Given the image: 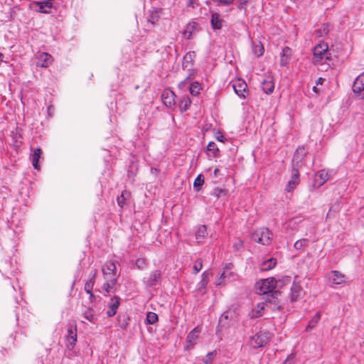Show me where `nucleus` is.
Instances as JSON below:
<instances>
[{"label":"nucleus","instance_id":"obj_17","mask_svg":"<svg viewBox=\"0 0 364 364\" xmlns=\"http://www.w3.org/2000/svg\"><path fill=\"white\" fill-rule=\"evenodd\" d=\"M329 280L335 284H341L345 282V275L338 271H331L328 274Z\"/></svg>","mask_w":364,"mask_h":364},{"label":"nucleus","instance_id":"obj_7","mask_svg":"<svg viewBox=\"0 0 364 364\" xmlns=\"http://www.w3.org/2000/svg\"><path fill=\"white\" fill-rule=\"evenodd\" d=\"M33 5L36 6L34 9L36 12L43 14H49L53 8L52 0L33 1Z\"/></svg>","mask_w":364,"mask_h":364},{"label":"nucleus","instance_id":"obj_9","mask_svg":"<svg viewBox=\"0 0 364 364\" xmlns=\"http://www.w3.org/2000/svg\"><path fill=\"white\" fill-rule=\"evenodd\" d=\"M77 341V328L76 326H70L68 329V335L66 337L67 347L71 350L73 349Z\"/></svg>","mask_w":364,"mask_h":364},{"label":"nucleus","instance_id":"obj_48","mask_svg":"<svg viewBox=\"0 0 364 364\" xmlns=\"http://www.w3.org/2000/svg\"><path fill=\"white\" fill-rule=\"evenodd\" d=\"M235 0H213V2L217 3L218 6H230L233 4Z\"/></svg>","mask_w":364,"mask_h":364},{"label":"nucleus","instance_id":"obj_64","mask_svg":"<svg viewBox=\"0 0 364 364\" xmlns=\"http://www.w3.org/2000/svg\"><path fill=\"white\" fill-rule=\"evenodd\" d=\"M293 1H295L296 0H292Z\"/></svg>","mask_w":364,"mask_h":364},{"label":"nucleus","instance_id":"obj_52","mask_svg":"<svg viewBox=\"0 0 364 364\" xmlns=\"http://www.w3.org/2000/svg\"><path fill=\"white\" fill-rule=\"evenodd\" d=\"M233 249L235 251H239L242 247H243V242L241 240H237V242H235L233 244Z\"/></svg>","mask_w":364,"mask_h":364},{"label":"nucleus","instance_id":"obj_30","mask_svg":"<svg viewBox=\"0 0 364 364\" xmlns=\"http://www.w3.org/2000/svg\"><path fill=\"white\" fill-rule=\"evenodd\" d=\"M200 333V331L198 328H193L188 335L186 338V342L191 346H193L196 343V341L197 340L198 335Z\"/></svg>","mask_w":364,"mask_h":364},{"label":"nucleus","instance_id":"obj_49","mask_svg":"<svg viewBox=\"0 0 364 364\" xmlns=\"http://www.w3.org/2000/svg\"><path fill=\"white\" fill-rule=\"evenodd\" d=\"M228 269V277L226 278L227 281H230L232 279H235V274L231 272L232 270V264H228L224 270Z\"/></svg>","mask_w":364,"mask_h":364},{"label":"nucleus","instance_id":"obj_29","mask_svg":"<svg viewBox=\"0 0 364 364\" xmlns=\"http://www.w3.org/2000/svg\"><path fill=\"white\" fill-rule=\"evenodd\" d=\"M117 320L119 326L121 328L125 329L128 326L129 317L127 314H119L117 316Z\"/></svg>","mask_w":364,"mask_h":364},{"label":"nucleus","instance_id":"obj_57","mask_svg":"<svg viewBox=\"0 0 364 364\" xmlns=\"http://www.w3.org/2000/svg\"><path fill=\"white\" fill-rule=\"evenodd\" d=\"M90 296V300L92 301L95 298V295L93 294L92 291H90V293H87Z\"/></svg>","mask_w":364,"mask_h":364},{"label":"nucleus","instance_id":"obj_46","mask_svg":"<svg viewBox=\"0 0 364 364\" xmlns=\"http://www.w3.org/2000/svg\"><path fill=\"white\" fill-rule=\"evenodd\" d=\"M299 167L292 166L291 178L299 181Z\"/></svg>","mask_w":364,"mask_h":364},{"label":"nucleus","instance_id":"obj_53","mask_svg":"<svg viewBox=\"0 0 364 364\" xmlns=\"http://www.w3.org/2000/svg\"><path fill=\"white\" fill-rule=\"evenodd\" d=\"M97 273V271L96 269H92L89 274V277H90L89 279H92V281L95 282V277H96Z\"/></svg>","mask_w":364,"mask_h":364},{"label":"nucleus","instance_id":"obj_39","mask_svg":"<svg viewBox=\"0 0 364 364\" xmlns=\"http://www.w3.org/2000/svg\"><path fill=\"white\" fill-rule=\"evenodd\" d=\"M308 242H309V240L307 239H301V240H297L294 245V247L297 250H301L302 248H304V247L307 246L308 245Z\"/></svg>","mask_w":364,"mask_h":364},{"label":"nucleus","instance_id":"obj_31","mask_svg":"<svg viewBox=\"0 0 364 364\" xmlns=\"http://www.w3.org/2000/svg\"><path fill=\"white\" fill-rule=\"evenodd\" d=\"M276 264H277L276 259L274 258H270L262 263L261 269L262 271L270 270L276 266Z\"/></svg>","mask_w":364,"mask_h":364},{"label":"nucleus","instance_id":"obj_63","mask_svg":"<svg viewBox=\"0 0 364 364\" xmlns=\"http://www.w3.org/2000/svg\"><path fill=\"white\" fill-rule=\"evenodd\" d=\"M223 136H221V138H218V140H219L220 141H223Z\"/></svg>","mask_w":364,"mask_h":364},{"label":"nucleus","instance_id":"obj_40","mask_svg":"<svg viewBox=\"0 0 364 364\" xmlns=\"http://www.w3.org/2000/svg\"><path fill=\"white\" fill-rule=\"evenodd\" d=\"M210 273L208 272V271H205L203 274H202V278H201V280L199 283V285L203 287V288H205L207 284H208V278H209V276H210Z\"/></svg>","mask_w":364,"mask_h":364},{"label":"nucleus","instance_id":"obj_21","mask_svg":"<svg viewBox=\"0 0 364 364\" xmlns=\"http://www.w3.org/2000/svg\"><path fill=\"white\" fill-rule=\"evenodd\" d=\"M208 236L207 228L205 225H200L196 232V239L198 243H203Z\"/></svg>","mask_w":364,"mask_h":364},{"label":"nucleus","instance_id":"obj_10","mask_svg":"<svg viewBox=\"0 0 364 364\" xmlns=\"http://www.w3.org/2000/svg\"><path fill=\"white\" fill-rule=\"evenodd\" d=\"M161 277V272L160 270H154L151 272L149 274V277L144 279V282L148 287H154L156 286Z\"/></svg>","mask_w":364,"mask_h":364},{"label":"nucleus","instance_id":"obj_43","mask_svg":"<svg viewBox=\"0 0 364 364\" xmlns=\"http://www.w3.org/2000/svg\"><path fill=\"white\" fill-rule=\"evenodd\" d=\"M204 178L201 174H199L195 179L193 186L196 191H199V188L203 184Z\"/></svg>","mask_w":364,"mask_h":364},{"label":"nucleus","instance_id":"obj_3","mask_svg":"<svg viewBox=\"0 0 364 364\" xmlns=\"http://www.w3.org/2000/svg\"><path fill=\"white\" fill-rule=\"evenodd\" d=\"M270 338L271 333L269 331H259L250 338L249 343L252 348L257 349L264 347Z\"/></svg>","mask_w":364,"mask_h":364},{"label":"nucleus","instance_id":"obj_5","mask_svg":"<svg viewBox=\"0 0 364 364\" xmlns=\"http://www.w3.org/2000/svg\"><path fill=\"white\" fill-rule=\"evenodd\" d=\"M232 87L235 92L241 98H246L247 95V85L246 82L241 79H237L232 82Z\"/></svg>","mask_w":364,"mask_h":364},{"label":"nucleus","instance_id":"obj_25","mask_svg":"<svg viewBox=\"0 0 364 364\" xmlns=\"http://www.w3.org/2000/svg\"><path fill=\"white\" fill-rule=\"evenodd\" d=\"M262 89L266 94H271L274 89V83L270 78L264 80L262 82Z\"/></svg>","mask_w":364,"mask_h":364},{"label":"nucleus","instance_id":"obj_6","mask_svg":"<svg viewBox=\"0 0 364 364\" xmlns=\"http://www.w3.org/2000/svg\"><path fill=\"white\" fill-rule=\"evenodd\" d=\"M307 151L304 146L299 147L294 152L292 159V166L302 167L304 165V159Z\"/></svg>","mask_w":364,"mask_h":364},{"label":"nucleus","instance_id":"obj_50","mask_svg":"<svg viewBox=\"0 0 364 364\" xmlns=\"http://www.w3.org/2000/svg\"><path fill=\"white\" fill-rule=\"evenodd\" d=\"M221 194H224L225 196H226V191L225 189L217 188H215L211 193V195L216 198H219L221 196Z\"/></svg>","mask_w":364,"mask_h":364},{"label":"nucleus","instance_id":"obj_22","mask_svg":"<svg viewBox=\"0 0 364 364\" xmlns=\"http://www.w3.org/2000/svg\"><path fill=\"white\" fill-rule=\"evenodd\" d=\"M223 20L220 18V15L217 13H212L210 23L213 30H218L222 28Z\"/></svg>","mask_w":364,"mask_h":364},{"label":"nucleus","instance_id":"obj_38","mask_svg":"<svg viewBox=\"0 0 364 364\" xmlns=\"http://www.w3.org/2000/svg\"><path fill=\"white\" fill-rule=\"evenodd\" d=\"M228 277V269L224 270L220 277L216 280V286L225 285L226 283V278Z\"/></svg>","mask_w":364,"mask_h":364},{"label":"nucleus","instance_id":"obj_35","mask_svg":"<svg viewBox=\"0 0 364 364\" xmlns=\"http://www.w3.org/2000/svg\"><path fill=\"white\" fill-rule=\"evenodd\" d=\"M207 151L212 153V156L214 158L219 156V149L218 148L216 144L213 141L208 143L207 146Z\"/></svg>","mask_w":364,"mask_h":364},{"label":"nucleus","instance_id":"obj_4","mask_svg":"<svg viewBox=\"0 0 364 364\" xmlns=\"http://www.w3.org/2000/svg\"><path fill=\"white\" fill-rule=\"evenodd\" d=\"M352 90L358 99H364V72L355 78L353 84Z\"/></svg>","mask_w":364,"mask_h":364},{"label":"nucleus","instance_id":"obj_14","mask_svg":"<svg viewBox=\"0 0 364 364\" xmlns=\"http://www.w3.org/2000/svg\"><path fill=\"white\" fill-rule=\"evenodd\" d=\"M328 45L326 43L318 44L314 50V55L318 59H323L324 57L328 58L327 56Z\"/></svg>","mask_w":364,"mask_h":364},{"label":"nucleus","instance_id":"obj_28","mask_svg":"<svg viewBox=\"0 0 364 364\" xmlns=\"http://www.w3.org/2000/svg\"><path fill=\"white\" fill-rule=\"evenodd\" d=\"M42 154V151L40 148H37L34 150L33 154L32 155V165L35 169L38 170L40 168L39 166V159Z\"/></svg>","mask_w":364,"mask_h":364},{"label":"nucleus","instance_id":"obj_60","mask_svg":"<svg viewBox=\"0 0 364 364\" xmlns=\"http://www.w3.org/2000/svg\"><path fill=\"white\" fill-rule=\"evenodd\" d=\"M243 8V4L240 3L238 6V9H242Z\"/></svg>","mask_w":364,"mask_h":364},{"label":"nucleus","instance_id":"obj_51","mask_svg":"<svg viewBox=\"0 0 364 364\" xmlns=\"http://www.w3.org/2000/svg\"><path fill=\"white\" fill-rule=\"evenodd\" d=\"M203 267V262L200 259L196 260L195 264L193 265V271L195 274L198 273Z\"/></svg>","mask_w":364,"mask_h":364},{"label":"nucleus","instance_id":"obj_13","mask_svg":"<svg viewBox=\"0 0 364 364\" xmlns=\"http://www.w3.org/2000/svg\"><path fill=\"white\" fill-rule=\"evenodd\" d=\"M328 179V174L324 170H321L315 173L314 186L319 188Z\"/></svg>","mask_w":364,"mask_h":364},{"label":"nucleus","instance_id":"obj_12","mask_svg":"<svg viewBox=\"0 0 364 364\" xmlns=\"http://www.w3.org/2000/svg\"><path fill=\"white\" fill-rule=\"evenodd\" d=\"M120 304V298L117 296H114L111 299L110 302L108 304V310L107 311V315L108 317L114 316L117 310L118 309Z\"/></svg>","mask_w":364,"mask_h":364},{"label":"nucleus","instance_id":"obj_15","mask_svg":"<svg viewBox=\"0 0 364 364\" xmlns=\"http://www.w3.org/2000/svg\"><path fill=\"white\" fill-rule=\"evenodd\" d=\"M196 57L194 51L188 52L183 57L182 67L183 69L191 70L193 65V60Z\"/></svg>","mask_w":364,"mask_h":364},{"label":"nucleus","instance_id":"obj_58","mask_svg":"<svg viewBox=\"0 0 364 364\" xmlns=\"http://www.w3.org/2000/svg\"><path fill=\"white\" fill-rule=\"evenodd\" d=\"M218 172H219V169H218V168H215V169L214 170V175H215V176H217V175H218Z\"/></svg>","mask_w":364,"mask_h":364},{"label":"nucleus","instance_id":"obj_56","mask_svg":"<svg viewBox=\"0 0 364 364\" xmlns=\"http://www.w3.org/2000/svg\"><path fill=\"white\" fill-rule=\"evenodd\" d=\"M294 359V355H290L289 356H288V358L285 360V361L284 362L283 364H291V362Z\"/></svg>","mask_w":364,"mask_h":364},{"label":"nucleus","instance_id":"obj_37","mask_svg":"<svg viewBox=\"0 0 364 364\" xmlns=\"http://www.w3.org/2000/svg\"><path fill=\"white\" fill-rule=\"evenodd\" d=\"M146 320L147 323L154 324L158 321V316L154 312H148Z\"/></svg>","mask_w":364,"mask_h":364},{"label":"nucleus","instance_id":"obj_62","mask_svg":"<svg viewBox=\"0 0 364 364\" xmlns=\"http://www.w3.org/2000/svg\"><path fill=\"white\" fill-rule=\"evenodd\" d=\"M191 75L190 74L185 80V81H187L190 77H191Z\"/></svg>","mask_w":364,"mask_h":364},{"label":"nucleus","instance_id":"obj_61","mask_svg":"<svg viewBox=\"0 0 364 364\" xmlns=\"http://www.w3.org/2000/svg\"><path fill=\"white\" fill-rule=\"evenodd\" d=\"M323 78H321V77L318 78V82H317V84H318V83H321V81H323Z\"/></svg>","mask_w":364,"mask_h":364},{"label":"nucleus","instance_id":"obj_8","mask_svg":"<svg viewBox=\"0 0 364 364\" xmlns=\"http://www.w3.org/2000/svg\"><path fill=\"white\" fill-rule=\"evenodd\" d=\"M264 301L258 303L255 308L252 309L251 313L250 314V316L252 318H258L262 316L263 311L265 307H268L269 306H271L273 305L272 308L274 307V304L270 302H267L265 300Z\"/></svg>","mask_w":364,"mask_h":364},{"label":"nucleus","instance_id":"obj_42","mask_svg":"<svg viewBox=\"0 0 364 364\" xmlns=\"http://www.w3.org/2000/svg\"><path fill=\"white\" fill-rule=\"evenodd\" d=\"M83 317L87 321L93 323L95 318V314H93V310L90 308L88 309L83 313Z\"/></svg>","mask_w":364,"mask_h":364},{"label":"nucleus","instance_id":"obj_1","mask_svg":"<svg viewBox=\"0 0 364 364\" xmlns=\"http://www.w3.org/2000/svg\"><path fill=\"white\" fill-rule=\"evenodd\" d=\"M277 286L276 279L269 277L262 279L256 284V292L259 295H264L263 299L267 302L274 304L273 310H280L282 306L280 305L281 291L275 290Z\"/></svg>","mask_w":364,"mask_h":364},{"label":"nucleus","instance_id":"obj_27","mask_svg":"<svg viewBox=\"0 0 364 364\" xmlns=\"http://www.w3.org/2000/svg\"><path fill=\"white\" fill-rule=\"evenodd\" d=\"M252 53L257 57H260L264 53V46L260 41H252Z\"/></svg>","mask_w":364,"mask_h":364},{"label":"nucleus","instance_id":"obj_33","mask_svg":"<svg viewBox=\"0 0 364 364\" xmlns=\"http://www.w3.org/2000/svg\"><path fill=\"white\" fill-rule=\"evenodd\" d=\"M191 104V100L190 97L187 95L183 97V98L180 101V109L181 112H186L188 109L190 105Z\"/></svg>","mask_w":364,"mask_h":364},{"label":"nucleus","instance_id":"obj_20","mask_svg":"<svg viewBox=\"0 0 364 364\" xmlns=\"http://www.w3.org/2000/svg\"><path fill=\"white\" fill-rule=\"evenodd\" d=\"M105 279L106 282L102 286V290L106 292L112 291L117 281L116 277L112 276L110 278L105 277Z\"/></svg>","mask_w":364,"mask_h":364},{"label":"nucleus","instance_id":"obj_54","mask_svg":"<svg viewBox=\"0 0 364 364\" xmlns=\"http://www.w3.org/2000/svg\"><path fill=\"white\" fill-rule=\"evenodd\" d=\"M198 5V0H188L187 3L188 6H191L193 8H195L196 6Z\"/></svg>","mask_w":364,"mask_h":364},{"label":"nucleus","instance_id":"obj_36","mask_svg":"<svg viewBox=\"0 0 364 364\" xmlns=\"http://www.w3.org/2000/svg\"><path fill=\"white\" fill-rule=\"evenodd\" d=\"M321 318V314L320 312H317L314 316L312 318V319L309 322V324L306 327V331H311L313 328L315 327V326L317 324L318 321Z\"/></svg>","mask_w":364,"mask_h":364},{"label":"nucleus","instance_id":"obj_32","mask_svg":"<svg viewBox=\"0 0 364 364\" xmlns=\"http://www.w3.org/2000/svg\"><path fill=\"white\" fill-rule=\"evenodd\" d=\"M291 277L289 276H284L281 279H276L277 286H275V290H279L284 286H286L291 282Z\"/></svg>","mask_w":364,"mask_h":364},{"label":"nucleus","instance_id":"obj_2","mask_svg":"<svg viewBox=\"0 0 364 364\" xmlns=\"http://www.w3.org/2000/svg\"><path fill=\"white\" fill-rule=\"evenodd\" d=\"M251 239L262 245H269L272 239V232L267 228H259L252 233Z\"/></svg>","mask_w":364,"mask_h":364},{"label":"nucleus","instance_id":"obj_47","mask_svg":"<svg viewBox=\"0 0 364 364\" xmlns=\"http://www.w3.org/2000/svg\"><path fill=\"white\" fill-rule=\"evenodd\" d=\"M95 281H92V279H89L85 284V291L86 293H90V291H92L93 287L95 285Z\"/></svg>","mask_w":364,"mask_h":364},{"label":"nucleus","instance_id":"obj_34","mask_svg":"<svg viewBox=\"0 0 364 364\" xmlns=\"http://www.w3.org/2000/svg\"><path fill=\"white\" fill-rule=\"evenodd\" d=\"M202 90L201 85L198 82H191L189 86V91L193 96L198 95Z\"/></svg>","mask_w":364,"mask_h":364},{"label":"nucleus","instance_id":"obj_59","mask_svg":"<svg viewBox=\"0 0 364 364\" xmlns=\"http://www.w3.org/2000/svg\"><path fill=\"white\" fill-rule=\"evenodd\" d=\"M3 59H4V55L0 53V63L3 61Z\"/></svg>","mask_w":364,"mask_h":364},{"label":"nucleus","instance_id":"obj_16","mask_svg":"<svg viewBox=\"0 0 364 364\" xmlns=\"http://www.w3.org/2000/svg\"><path fill=\"white\" fill-rule=\"evenodd\" d=\"M52 62V56L47 53H40L36 63L38 66L47 68Z\"/></svg>","mask_w":364,"mask_h":364},{"label":"nucleus","instance_id":"obj_41","mask_svg":"<svg viewBox=\"0 0 364 364\" xmlns=\"http://www.w3.org/2000/svg\"><path fill=\"white\" fill-rule=\"evenodd\" d=\"M128 196V193L127 191H124L122 193L121 196H118L117 198V203L119 206L121 208L124 207L126 204L127 196Z\"/></svg>","mask_w":364,"mask_h":364},{"label":"nucleus","instance_id":"obj_11","mask_svg":"<svg viewBox=\"0 0 364 364\" xmlns=\"http://www.w3.org/2000/svg\"><path fill=\"white\" fill-rule=\"evenodd\" d=\"M176 97L175 93L170 90H164L161 95L164 104L168 107H172L175 105Z\"/></svg>","mask_w":364,"mask_h":364},{"label":"nucleus","instance_id":"obj_19","mask_svg":"<svg viewBox=\"0 0 364 364\" xmlns=\"http://www.w3.org/2000/svg\"><path fill=\"white\" fill-rule=\"evenodd\" d=\"M291 54L292 51L290 48L285 47L283 48L280 54V65L282 66H287L289 64Z\"/></svg>","mask_w":364,"mask_h":364},{"label":"nucleus","instance_id":"obj_45","mask_svg":"<svg viewBox=\"0 0 364 364\" xmlns=\"http://www.w3.org/2000/svg\"><path fill=\"white\" fill-rule=\"evenodd\" d=\"M135 265L139 269H144L146 266V261L144 258H138L136 259Z\"/></svg>","mask_w":364,"mask_h":364},{"label":"nucleus","instance_id":"obj_23","mask_svg":"<svg viewBox=\"0 0 364 364\" xmlns=\"http://www.w3.org/2000/svg\"><path fill=\"white\" fill-rule=\"evenodd\" d=\"M301 287L299 283L293 282L292 286L291 287V301H296L301 291Z\"/></svg>","mask_w":364,"mask_h":364},{"label":"nucleus","instance_id":"obj_26","mask_svg":"<svg viewBox=\"0 0 364 364\" xmlns=\"http://www.w3.org/2000/svg\"><path fill=\"white\" fill-rule=\"evenodd\" d=\"M198 24L196 22L188 23L183 33V37L190 39L192 36L193 33L196 30Z\"/></svg>","mask_w":364,"mask_h":364},{"label":"nucleus","instance_id":"obj_24","mask_svg":"<svg viewBox=\"0 0 364 364\" xmlns=\"http://www.w3.org/2000/svg\"><path fill=\"white\" fill-rule=\"evenodd\" d=\"M160 18V9L154 8L152 10L149 11L147 21L151 23L152 25H154L156 22L159 21Z\"/></svg>","mask_w":364,"mask_h":364},{"label":"nucleus","instance_id":"obj_44","mask_svg":"<svg viewBox=\"0 0 364 364\" xmlns=\"http://www.w3.org/2000/svg\"><path fill=\"white\" fill-rule=\"evenodd\" d=\"M299 181H298L296 180H294L293 178H291V179L289 181L288 184L286 188L287 191H288V192L292 191L295 188L296 185L299 184Z\"/></svg>","mask_w":364,"mask_h":364},{"label":"nucleus","instance_id":"obj_18","mask_svg":"<svg viewBox=\"0 0 364 364\" xmlns=\"http://www.w3.org/2000/svg\"><path fill=\"white\" fill-rule=\"evenodd\" d=\"M115 271L116 266L112 262H108L102 267V272L105 277H115Z\"/></svg>","mask_w":364,"mask_h":364},{"label":"nucleus","instance_id":"obj_55","mask_svg":"<svg viewBox=\"0 0 364 364\" xmlns=\"http://www.w3.org/2000/svg\"><path fill=\"white\" fill-rule=\"evenodd\" d=\"M216 354V352L214 350V351H212V352H210L207 354L206 355V358L207 359L211 362L212 361V359H213V357Z\"/></svg>","mask_w":364,"mask_h":364}]
</instances>
